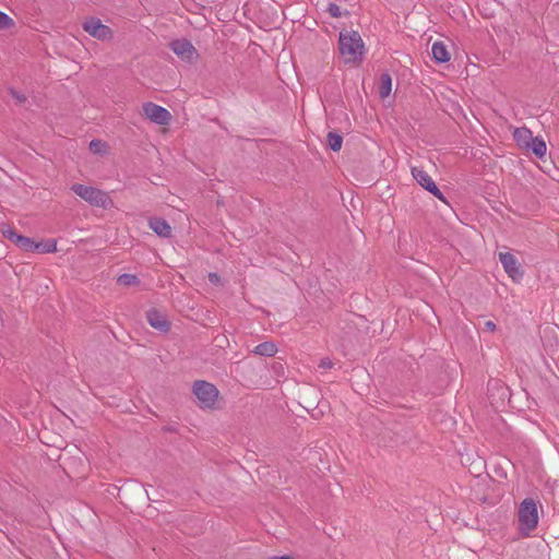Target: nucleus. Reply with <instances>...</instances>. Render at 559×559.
Here are the masks:
<instances>
[{"label": "nucleus", "instance_id": "nucleus-9", "mask_svg": "<svg viewBox=\"0 0 559 559\" xmlns=\"http://www.w3.org/2000/svg\"><path fill=\"white\" fill-rule=\"evenodd\" d=\"M499 261L501 262L506 273L513 280L520 281L523 272L520 269L518 259L510 252H499Z\"/></svg>", "mask_w": 559, "mask_h": 559}, {"label": "nucleus", "instance_id": "nucleus-4", "mask_svg": "<svg viewBox=\"0 0 559 559\" xmlns=\"http://www.w3.org/2000/svg\"><path fill=\"white\" fill-rule=\"evenodd\" d=\"M193 393L202 408H213L218 399L216 386L203 380L193 383Z\"/></svg>", "mask_w": 559, "mask_h": 559}, {"label": "nucleus", "instance_id": "nucleus-23", "mask_svg": "<svg viewBox=\"0 0 559 559\" xmlns=\"http://www.w3.org/2000/svg\"><path fill=\"white\" fill-rule=\"evenodd\" d=\"M328 12L331 14V16L333 17H340L342 15V12H341V9L337 4L335 3H329L328 5Z\"/></svg>", "mask_w": 559, "mask_h": 559}, {"label": "nucleus", "instance_id": "nucleus-7", "mask_svg": "<svg viewBox=\"0 0 559 559\" xmlns=\"http://www.w3.org/2000/svg\"><path fill=\"white\" fill-rule=\"evenodd\" d=\"M142 109L146 118L160 126L167 124L171 118L166 108L151 102L143 104Z\"/></svg>", "mask_w": 559, "mask_h": 559}, {"label": "nucleus", "instance_id": "nucleus-27", "mask_svg": "<svg viewBox=\"0 0 559 559\" xmlns=\"http://www.w3.org/2000/svg\"><path fill=\"white\" fill-rule=\"evenodd\" d=\"M486 330L493 332L496 330V324L492 321H487L485 323Z\"/></svg>", "mask_w": 559, "mask_h": 559}, {"label": "nucleus", "instance_id": "nucleus-1", "mask_svg": "<svg viewBox=\"0 0 559 559\" xmlns=\"http://www.w3.org/2000/svg\"><path fill=\"white\" fill-rule=\"evenodd\" d=\"M338 44L340 53L345 63H357L362 60L365 46L357 32H341Z\"/></svg>", "mask_w": 559, "mask_h": 559}, {"label": "nucleus", "instance_id": "nucleus-10", "mask_svg": "<svg viewBox=\"0 0 559 559\" xmlns=\"http://www.w3.org/2000/svg\"><path fill=\"white\" fill-rule=\"evenodd\" d=\"M146 319L150 325L156 330L166 332L169 329V323L165 314L156 309H151L147 311Z\"/></svg>", "mask_w": 559, "mask_h": 559}, {"label": "nucleus", "instance_id": "nucleus-20", "mask_svg": "<svg viewBox=\"0 0 559 559\" xmlns=\"http://www.w3.org/2000/svg\"><path fill=\"white\" fill-rule=\"evenodd\" d=\"M90 150L95 154H103L107 151V144L102 140H92L90 142Z\"/></svg>", "mask_w": 559, "mask_h": 559}, {"label": "nucleus", "instance_id": "nucleus-21", "mask_svg": "<svg viewBox=\"0 0 559 559\" xmlns=\"http://www.w3.org/2000/svg\"><path fill=\"white\" fill-rule=\"evenodd\" d=\"M14 25V21L5 13L0 11V29H8Z\"/></svg>", "mask_w": 559, "mask_h": 559}, {"label": "nucleus", "instance_id": "nucleus-25", "mask_svg": "<svg viewBox=\"0 0 559 559\" xmlns=\"http://www.w3.org/2000/svg\"><path fill=\"white\" fill-rule=\"evenodd\" d=\"M10 94H11V95H12V97H13V98H15V99L17 100V103H20V104L24 103V102H25V99H26V97H25L23 94H21V93L16 92V91H14V90H11V91H10Z\"/></svg>", "mask_w": 559, "mask_h": 559}, {"label": "nucleus", "instance_id": "nucleus-8", "mask_svg": "<svg viewBox=\"0 0 559 559\" xmlns=\"http://www.w3.org/2000/svg\"><path fill=\"white\" fill-rule=\"evenodd\" d=\"M170 49L181 60L192 62L198 58L194 46L187 39H177L170 43Z\"/></svg>", "mask_w": 559, "mask_h": 559}, {"label": "nucleus", "instance_id": "nucleus-19", "mask_svg": "<svg viewBox=\"0 0 559 559\" xmlns=\"http://www.w3.org/2000/svg\"><path fill=\"white\" fill-rule=\"evenodd\" d=\"M342 143H343V139L340 134L333 133V132H330L328 134V145L332 151H334V152L340 151L342 147Z\"/></svg>", "mask_w": 559, "mask_h": 559}, {"label": "nucleus", "instance_id": "nucleus-18", "mask_svg": "<svg viewBox=\"0 0 559 559\" xmlns=\"http://www.w3.org/2000/svg\"><path fill=\"white\" fill-rule=\"evenodd\" d=\"M117 283L121 286H124V287H130V286H135L140 283V280L138 278V276L133 275V274H121L118 278H117Z\"/></svg>", "mask_w": 559, "mask_h": 559}, {"label": "nucleus", "instance_id": "nucleus-28", "mask_svg": "<svg viewBox=\"0 0 559 559\" xmlns=\"http://www.w3.org/2000/svg\"><path fill=\"white\" fill-rule=\"evenodd\" d=\"M271 559H293V558L289 556H282V557H273Z\"/></svg>", "mask_w": 559, "mask_h": 559}, {"label": "nucleus", "instance_id": "nucleus-6", "mask_svg": "<svg viewBox=\"0 0 559 559\" xmlns=\"http://www.w3.org/2000/svg\"><path fill=\"white\" fill-rule=\"evenodd\" d=\"M412 175L414 179L427 191H429L432 195L438 198L439 200L447 202L444 195L439 190L438 186L433 181V179L421 168L412 167Z\"/></svg>", "mask_w": 559, "mask_h": 559}, {"label": "nucleus", "instance_id": "nucleus-3", "mask_svg": "<svg viewBox=\"0 0 559 559\" xmlns=\"http://www.w3.org/2000/svg\"><path fill=\"white\" fill-rule=\"evenodd\" d=\"M71 190L92 206L107 209L111 205L109 195L97 188L75 183Z\"/></svg>", "mask_w": 559, "mask_h": 559}, {"label": "nucleus", "instance_id": "nucleus-17", "mask_svg": "<svg viewBox=\"0 0 559 559\" xmlns=\"http://www.w3.org/2000/svg\"><path fill=\"white\" fill-rule=\"evenodd\" d=\"M35 251L43 253H50L57 250V242L53 239L47 240L45 242H37L34 245Z\"/></svg>", "mask_w": 559, "mask_h": 559}, {"label": "nucleus", "instance_id": "nucleus-14", "mask_svg": "<svg viewBox=\"0 0 559 559\" xmlns=\"http://www.w3.org/2000/svg\"><path fill=\"white\" fill-rule=\"evenodd\" d=\"M392 90V79L389 73H383L380 76V84H379V96L384 99L386 98Z\"/></svg>", "mask_w": 559, "mask_h": 559}, {"label": "nucleus", "instance_id": "nucleus-16", "mask_svg": "<svg viewBox=\"0 0 559 559\" xmlns=\"http://www.w3.org/2000/svg\"><path fill=\"white\" fill-rule=\"evenodd\" d=\"M277 348L272 342H263L257 345L253 349V353L260 356L272 357L276 354Z\"/></svg>", "mask_w": 559, "mask_h": 559}, {"label": "nucleus", "instance_id": "nucleus-24", "mask_svg": "<svg viewBox=\"0 0 559 559\" xmlns=\"http://www.w3.org/2000/svg\"><path fill=\"white\" fill-rule=\"evenodd\" d=\"M333 366V361L328 357L322 358L319 362V368L321 369H331Z\"/></svg>", "mask_w": 559, "mask_h": 559}, {"label": "nucleus", "instance_id": "nucleus-2", "mask_svg": "<svg viewBox=\"0 0 559 559\" xmlns=\"http://www.w3.org/2000/svg\"><path fill=\"white\" fill-rule=\"evenodd\" d=\"M520 532L527 536L538 524L537 504L532 498L524 499L518 511Z\"/></svg>", "mask_w": 559, "mask_h": 559}, {"label": "nucleus", "instance_id": "nucleus-26", "mask_svg": "<svg viewBox=\"0 0 559 559\" xmlns=\"http://www.w3.org/2000/svg\"><path fill=\"white\" fill-rule=\"evenodd\" d=\"M209 281L214 284V285H218L221 283V277L218 274L216 273H210L209 274Z\"/></svg>", "mask_w": 559, "mask_h": 559}, {"label": "nucleus", "instance_id": "nucleus-15", "mask_svg": "<svg viewBox=\"0 0 559 559\" xmlns=\"http://www.w3.org/2000/svg\"><path fill=\"white\" fill-rule=\"evenodd\" d=\"M526 151H532L537 157H543L546 154L547 146L543 139L533 138Z\"/></svg>", "mask_w": 559, "mask_h": 559}, {"label": "nucleus", "instance_id": "nucleus-12", "mask_svg": "<svg viewBox=\"0 0 559 559\" xmlns=\"http://www.w3.org/2000/svg\"><path fill=\"white\" fill-rule=\"evenodd\" d=\"M513 138L516 144L523 148L526 150L528 147L530 142L532 141L533 133L530 129L522 127V128H515L513 131Z\"/></svg>", "mask_w": 559, "mask_h": 559}, {"label": "nucleus", "instance_id": "nucleus-13", "mask_svg": "<svg viewBox=\"0 0 559 559\" xmlns=\"http://www.w3.org/2000/svg\"><path fill=\"white\" fill-rule=\"evenodd\" d=\"M431 53L433 59L439 63H444L450 60V53L442 41H435L432 44Z\"/></svg>", "mask_w": 559, "mask_h": 559}, {"label": "nucleus", "instance_id": "nucleus-5", "mask_svg": "<svg viewBox=\"0 0 559 559\" xmlns=\"http://www.w3.org/2000/svg\"><path fill=\"white\" fill-rule=\"evenodd\" d=\"M83 29L98 40H110L114 36L111 28L102 23L99 19L91 17L83 23Z\"/></svg>", "mask_w": 559, "mask_h": 559}, {"label": "nucleus", "instance_id": "nucleus-22", "mask_svg": "<svg viewBox=\"0 0 559 559\" xmlns=\"http://www.w3.org/2000/svg\"><path fill=\"white\" fill-rule=\"evenodd\" d=\"M17 240L25 250L35 251L34 245H36L37 242H34L29 238L23 236H19Z\"/></svg>", "mask_w": 559, "mask_h": 559}, {"label": "nucleus", "instance_id": "nucleus-11", "mask_svg": "<svg viewBox=\"0 0 559 559\" xmlns=\"http://www.w3.org/2000/svg\"><path fill=\"white\" fill-rule=\"evenodd\" d=\"M150 228L160 237H169L171 234L170 225L163 218L154 217L148 221Z\"/></svg>", "mask_w": 559, "mask_h": 559}]
</instances>
